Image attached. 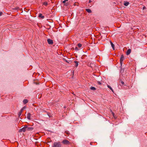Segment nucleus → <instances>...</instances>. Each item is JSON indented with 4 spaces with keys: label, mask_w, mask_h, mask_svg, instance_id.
<instances>
[{
    "label": "nucleus",
    "mask_w": 147,
    "mask_h": 147,
    "mask_svg": "<svg viewBox=\"0 0 147 147\" xmlns=\"http://www.w3.org/2000/svg\"><path fill=\"white\" fill-rule=\"evenodd\" d=\"M47 42L49 44H52L53 43V40L50 39H47Z\"/></svg>",
    "instance_id": "6"
},
{
    "label": "nucleus",
    "mask_w": 147,
    "mask_h": 147,
    "mask_svg": "<svg viewBox=\"0 0 147 147\" xmlns=\"http://www.w3.org/2000/svg\"><path fill=\"white\" fill-rule=\"evenodd\" d=\"M89 6H91V5H89Z\"/></svg>",
    "instance_id": "33"
},
{
    "label": "nucleus",
    "mask_w": 147,
    "mask_h": 147,
    "mask_svg": "<svg viewBox=\"0 0 147 147\" xmlns=\"http://www.w3.org/2000/svg\"><path fill=\"white\" fill-rule=\"evenodd\" d=\"M110 89L112 90V91L113 92V89L111 87L110 88Z\"/></svg>",
    "instance_id": "26"
},
{
    "label": "nucleus",
    "mask_w": 147,
    "mask_h": 147,
    "mask_svg": "<svg viewBox=\"0 0 147 147\" xmlns=\"http://www.w3.org/2000/svg\"><path fill=\"white\" fill-rule=\"evenodd\" d=\"M65 133L67 135H68L69 134V132L68 131H65Z\"/></svg>",
    "instance_id": "20"
},
{
    "label": "nucleus",
    "mask_w": 147,
    "mask_h": 147,
    "mask_svg": "<svg viewBox=\"0 0 147 147\" xmlns=\"http://www.w3.org/2000/svg\"><path fill=\"white\" fill-rule=\"evenodd\" d=\"M61 145L60 143L59 142H55L53 145L52 146V147H61Z\"/></svg>",
    "instance_id": "1"
},
{
    "label": "nucleus",
    "mask_w": 147,
    "mask_h": 147,
    "mask_svg": "<svg viewBox=\"0 0 147 147\" xmlns=\"http://www.w3.org/2000/svg\"><path fill=\"white\" fill-rule=\"evenodd\" d=\"M146 8V7L145 6H144L143 7V10H144Z\"/></svg>",
    "instance_id": "23"
},
{
    "label": "nucleus",
    "mask_w": 147,
    "mask_h": 147,
    "mask_svg": "<svg viewBox=\"0 0 147 147\" xmlns=\"http://www.w3.org/2000/svg\"><path fill=\"white\" fill-rule=\"evenodd\" d=\"M26 130V127H24L22 128V129H20L19 130V132H22V131L23 132H25Z\"/></svg>",
    "instance_id": "3"
},
{
    "label": "nucleus",
    "mask_w": 147,
    "mask_h": 147,
    "mask_svg": "<svg viewBox=\"0 0 147 147\" xmlns=\"http://www.w3.org/2000/svg\"><path fill=\"white\" fill-rule=\"evenodd\" d=\"M88 3H90L91 5L93 4V1H92L91 0H89Z\"/></svg>",
    "instance_id": "15"
},
{
    "label": "nucleus",
    "mask_w": 147,
    "mask_h": 147,
    "mask_svg": "<svg viewBox=\"0 0 147 147\" xmlns=\"http://www.w3.org/2000/svg\"><path fill=\"white\" fill-rule=\"evenodd\" d=\"M110 89L112 90V91L113 92V89L111 87L110 88Z\"/></svg>",
    "instance_id": "27"
},
{
    "label": "nucleus",
    "mask_w": 147,
    "mask_h": 147,
    "mask_svg": "<svg viewBox=\"0 0 147 147\" xmlns=\"http://www.w3.org/2000/svg\"><path fill=\"white\" fill-rule=\"evenodd\" d=\"M26 130L28 131H32L33 129V128L32 127H30L26 126Z\"/></svg>",
    "instance_id": "5"
},
{
    "label": "nucleus",
    "mask_w": 147,
    "mask_h": 147,
    "mask_svg": "<svg viewBox=\"0 0 147 147\" xmlns=\"http://www.w3.org/2000/svg\"><path fill=\"white\" fill-rule=\"evenodd\" d=\"M2 14V12H0V16H1Z\"/></svg>",
    "instance_id": "25"
},
{
    "label": "nucleus",
    "mask_w": 147,
    "mask_h": 147,
    "mask_svg": "<svg viewBox=\"0 0 147 147\" xmlns=\"http://www.w3.org/2000/svg\"><path fill=\"white\" fill-rule=\"evenodd\" d=\"M68 0H64L63 1V3L64 4V5L66 6H67L68 5V4L67 3H66V2Z\"/></svg>",
    "instance_id": "9"
},
{
    "label": "nucleus",
    "mask_w": 147,
    "mask_h": 147,
    "mask_svg": "<svg viewBox=\"0 0 147 147\" xmlns=\"http://www.w3.org/2000/svg\"><path fill=\"white\" fill-rule=\"evenodd\" d=\"M43 4L45 6H47L48 5V3L47 2H45L43 3Z\"/></svg>",
    "instance_id": "18"
},
{
    "label": "nucleus",
    "mask_w": 147,
    "mask_h": 147,
    "mask_svg": "<svg viewBox=\"0 0 147 147\" xmlns=\"http://www.w3.org/2000/svg\"><path fill=\"white\" fill-rule=\"evenodd\" d=\"M91 89L93 90H94L96 89L94 87H92L91 88H90Z\"/></svg>",
    "instance_id": "19"
},
{
    "label": "nucleus",
    "mask_w": 147,
    "mask_h": 147,
    "mask_svg": "<svg viewBox=\"0 0 147 147\" xmlns=\"http://www.w3.org/2000/svg\"><path fill=\"white\" fill-rule=\"evenodd\" d=\"M110 42L111 45L112 47L113 50H114V44L111 41H110Z\"/></svg>",
    "instance_id": "10"
},
{
    "label": "nucleus",
    "mask_w": 147,
    "mask_h": 147,
    "mask_svg": "<svg viewBox=\"0 0 147 147\" xmlns=\"http://www.w3.org/2000/svg\"><path fill=\"white\" fill-rule=\"evenodd\" d=\"M129 3L127 2L125 3H124V5H125L126 6H127L129 5Z\"/></svg>",
    "instance_id": "16"
},
{
    "label": "nucleus",
    "mask_w": 147,
    "mask_h": 147,
    "mask_svg": "<svg viewBox=\"0 0 147 147\" xmlns=\"http://www.w3.org/2000/svg\"><path fill=\"white\" fill-rule=\"evenodd\" d=\"M98 83L100 85L101 84V83L99 82H98Z\"/></svg>",
    "instance_id": "29"
},
{
    "label": "nucleus",
    "mask_w": 147,
    "mask_h": 147,
    "mask_svg": "<svg viewBox=\"0 0 147 147\" xmlns=\"http://www.w3.org/2000/svg\"><path fill=\"white\" fill-rule=\"evenodd\" d=\"M23 109H21V110H20V111L22 112L23 111Z\"/></svg>",
    "instance_id": "30"
},
{
    "label": "nucleus",
    "mask_w": 147,
    "mask_h": 147,
    "mask_svg": "<svg viewBox=\"0 0 147 147\" xmlns=\"http://www.w3.org/2000/svg\"><path fill=\"white\" fill-rule=\"evenodd\" d=\"M26 107H25V106H24V107L22 108V109H23V110H24V109H26Z\"/></svg>",
    "instance_id": "24"
},
{
    "label": "nucleus",
    "mask_w": 147,
    "mask_h": 147,
    "mask_svg": "<svg viewBox=\"0 0 147 147\" xmlns=\"http://www.w3.org/2000/svg\"><path fill=\"white\" fill-rule=\"evenodd\" d=\"M75 49L76 50H78V48L77 47H76L75 48Z\"/></svg>",
    "instance_id": "31"
},
{
    "label": "nucleus",
    "mask_w": 147,
    "mask_h": 147,
    "mask_svg": "<svg viewBox=\"0 0 147 147\" xmlns=\"http://www.w3.org/2000/svg\"><path fill=\"white\" fill-rule=\"evenodd\" d=\"M124 57L123 55H121L120 59V63L121 66L123 64V60L124 59Z\"/></svg>",
    "instance_id": "2"
},
{
    "label": "nucleus",
    "mask_w": 147,
    "mask_h": 147,
    "mask_svg": "<svg viewBox=\"0 0 147 147\" xmlns=\"http://www.w3.org/2000/svg\"><path fill=\"white\" fill-rule=\"evenodd\" d=\"M19 113H22V112H21V111H20Z\"/></svg>",
    "instance_id": "32"
},
{
    "label": "nucleus",
    "mask_w": 147,
    "mask_h": 147,
    "mask_svg": "<svg viewBox=\"0 0 147 147\" xmlns=\"http://www.w3.org/2000/svg\"><path fill=\"white\" fill-rule=\"evenodd\" d=\"M21 113H18V116H19V117H20V116H21Z\"/></svg>",
    "instance_id": "21"
},
{
    "label": "nucleus",
    "mask_w": 147,
    "mask_h": 147,
    "mask_svg": "<svg viewBox=\"0 0 147 147\" xmlns=\"http://www.w3.org/2000/svg\"><path fill=\"white\" fill-rule=\"evenodd\" d=\"M107 87H108L110 89V88H111V87L110 86H109V85H107Z\"/></svg>",
    "instance_id": "22"
},
{
    "label": "nucleus",
    "mask_w": 147,
    "mask_h": 147,
    "mask_svg": "<svg viewBox=\"0 0 147 147\" xmlns=\"http://www.w3.org/2000/svg\"><path fill=\"white\" fill-rule=\"evenodd\" d=\"M31 116V114L30 113H28L27 115V119L29 120L30 119V117Z\"/></svg>",
    "instance_id": "8"
},
{
    "label": "nucleus",
    "mask_w": 147,
    "mask_h": 147,
    "mask_svg": "<svg viewBox=\"0 0 147 147\" xmlns=\"http://www.w3.org/2000/svg\"><path fill=\"white\" fill-rule=\"evenodd\" d=\"M63 143L64 144H68L70 143L69 142L66 140H64L63 141Z\"/></svg>",
    "instance_id": "4"
},
{
    "label": "nucleus",
    "mask_w": 147,
    "mask_h": 147,
    "mask_svg": "<svg viewBox=\"0 0 147 147\" xmlns=\"http://www.w3.org/2000/svg\"><path fill=\"white\" fill-rule=\"evenodd\" d=\"M131 52V50L130 49H129L126 52V54L128 55H129Z\"/></svg>",
    "instance_id": "7"
},
{
    "label": "nucleus",
    "mask_w": 147,
    "mask_h": 147,
    "mask_svg": "<svg viewBox=\"0 0 147 147\" xmlns=\"http://www.w3.org/2000/svg\"><path fill=\"white\" fill-rule=\"evenodd\" d=\"M77 46L79 47L80 48L81 47L82 45L80 43H79L78 44Z\"/></svg>",
    "instance_id": "17"
},
{
    "label": "nucleus",
    "mask_w": 147,
    "mask_h": 147,
    "mask_svg": "<svg viewBox=\"0 0 147 147\" xmlns=\"http://www.w3.org/2000/svg\"><path fill=\"white\" fill-rule=\"evenodd\" d=\"M86 10L88 13H91V10L89 9H86Z\"/></svg>",
    "instance_id": "11"
},
{
    "label": "nucleus",
    "mask_w": 147,
    "mask_h": 147,
    "mask_svg": "<svg viewBox=\"0 0 147 147\" xmlns=\"http://www.w3.org/2000/svg\"><path fill=\"white\" fill-rule=\"evenodd\" d=\"M121 84H122V85H123V84H124V82H121Z\"/></svg>",
    "instance_id": "28"
},
{
    "label": "nucleus",
    "mask_w": 147,
    "mask_h": 147,
    "mask_svg": "<svg viewBox=\"0 0 147 147\" xmlns=\"http://www.w3.org/2000/svg\"><path fill=\"white\" fill-rule=\"evenodd\" d=\"M28 102V100L27 99H24L23 100V102L24 104H26Z\"/></svg>",
    "instance_id": "12"
},
{
    "label": "nucleus",
    "mask_w": 147,
    "mask_h": 147,
    "mask_svg": "<svg viewBox=\"0 0 147 147\" xmlns=\"http://www.w3.org/2000/svg\"><path fill=\"white\" fill-rule=\"evenodd\" d=\"M74 62L76 64V66L77 67L78 65V62L77 61H75Z\"/></svg>",
    "instance_id": "13"
},
{
    "label": "nucleus",
    "mask_w": 147,
    "mask_h": 147,
    "mask_svg": "<svg viewBox=\"0 0 147 147\" xmlns=\"http://www.w3.org/2000/svg\"><path fill=\"white\" fill-rule=\"evenodd\" d=\"M39 17H41L42 18H44V16H42V15L41 14H40L39 15Z\"/></svg>",
    "instance_id": "14"
}]
</instances>
